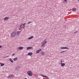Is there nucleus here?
<instances>
[{
	"instance_id": "nucleus-1",
	"label": "nucleus",
	"mask_w": 79,
	"mask_h": 79,
	"mask_svg": "<svg viewBox=\"0 0 79 79\" xmlns=\"http://www.w3.org/2000/svg\"><path fill=\"white\" fill-rule=\"evenodd\" d=\"M47 40H44V41L41 42V47H44V46H45V44H47Z\"/></svg>"
},
{
	"instance_id": "nucleus-2",
	"label": "nucleus",
	"mask_w": 79,
	"mask_h": 79,
	"mask_svg": "<svg viewBox=\"0 0 79 79\" xmlns=\"http://www.w3.org/2000/svg\"><path fill=\"white\" fill-rule=\"evenodd\" d=\"M26 25V23H24L23 24V23H21L20 24V27L22 29H23V28H24L25 27V25Z\"/></svg>"
},
{
	"instance_id": "nucleus-3",
	"label": "nucleus",
	"mask_w": 79,
	"mask_h": 79,
	"mask_svg": "<svg viewBox=\"0 0 79 79\" xmlns=\"http://www.w3.org/2000/svg\"><path fill=\"white\" fill-rule=\"evenodd\" d=\"M27 74L29 76H32L33 75L32 72L31 71H28L27 72Z\"/></svg>"
},
{
	"instance_id": "nucleus-4",
	"label": "nucleus",
	"mask_w": 79,
	"mask_h": 79,
	"mask_svg": "<svg viewBox=\"0 0 79 79\" xmlns=\"http://www.w3.org/2000/svg\"><path fill=\"white\" fill-rule=\"evenodd\" d=\"M16 34V32H14L10 35V37H14V36H15Z\"/></svg>"
},
{
	"instance_id": "nucleus-5",
	"label": "nucleus",
	"mask_w": 79,
	"mask_h": 79,
	"mask_svg": "<svg viewBox=\"0 0 79 79\" xmlns=\"http://www.w3.org/2000/svg\"><path fill=\"white\" fill-rule=\"evenodd\" d=\"M15 76L13 75H11L9 76L7 78H9V79H11L13 77H14Z\"/></svg>"
},
{
	"instance_id": "nucleus-6",
	"label": "nucleus",
	"mask_w": 79,
	"mask_h": 79,
	"mask_svg": "<svg viewBox=\"0 0 79 79\" xmlns=\"http://www.w3.org/2000/svg\"><path fill=\"white\" fill-rule=\"evenodd\" d=\"M40 76H42V77H45V78H46L47 79H49V78L47 76H45L42 74H40Z\"/></svg>"
},
{
	"instance_id": "nucleus-7",
	"label": "nucleus",
	"mask_w": 79,
	"mask_h": 79,
	"mask_svg": "<svg viewBox=\"0 0 79 79\" xmlns=\"http://www.w3.org/2000/svg\"><path fill=\"white\" fill-rule=\"evenodd\" d=\"M20 69H21V67L20 66H18L15 69L16 71H19Z\"/></svg>"
},
{
	"instance_id": "nucleus-8",
	"label": "nucleus",
	"mask_w": 79,
	"mask_h": 79,
	"mask_svg": "<svg viewBox=\"0 0 79 79\" xmlns=\"http://www.w3.org/2000/svg\"><path fill=\"white\" fill-rule=\"evenodd\" d=\"M60 49L61 50L63 49H69V48L66 47H61L60 48Z\"/></svg>"
},
{
	"instance_id": "nucleus-9",
	"label": "nucleus",
	"mask_w": 79,
	"mask_h": 79,
	"mask_svg": "<svg viewBox=\"0 0 79 79\" xmlns=\"http://www.w3.org/2000/svg\"><path fill=\"white\" fill-rule=\"evenodd\" d=\"M23 47H20L18 48V49H19V50H23Z\"/></svg>"
},
{
	"instance_id": "nucleus-10",
	"label": "nucleus",
	"mask_w": 79,
	"mask_h": 79,
	"mask_svg": "<svg viewBox=\"0 0 79 79\" xmlns=\"http://www.w3.org/2000/svg\"><path fill=\"white\" fill-rule=\"evenodd\" d=\"M21 33V31H19L17 32L16 34L17 35V36H19V34Z\"/></svg>"
},
{
	"instance_id": "nucleus-11",
	"label": "nucleus",
	"mask_w": 79,
	"mask_h": 79,
	"mask_svg": "<svg viewBox=\"0 0 79 79\" xmlns=\"http://www.w3.org/2000/svg\"><path fill=\"white\" fill-rule=\"evenodd\" d=\"M9 19V18L8 17H6L4 18V20L5 21H7Z\"/></svg>"
},
{
	"instance_id": "nucleus-12",
	"label": "nucleus",
	"mask_w": 79,
	"mask_h": 79,
	"mask_svg": "<svg viewBox=\"0 0 79 79\" xmlns=\"http://www.w3.org/2000/svg\"><path fill=\"white\" fill-rule=\"evenodd\" d=\"M42 50V49H40L39 50H37L36 51V54L39 53L40 51Z\"/></svg>"
},
{
	"instance_id": "nucleus-13",
	"label": "nucleus",
	"mask_w": 79,
	"mask_h": 79,
	"mask_svg": "<svg viewBox=\"0 0 79 79\" xmlns=\"http://www.w3.org/2000/svg\"><path fill=\"white\" fill-rule=\"evenodd\" d=\"M60 64H61V66L62 67H63V66H65V63H60Z\"/></svg>"
},
{
	"instance_id": "nucleus-14",
	"label": "nucleus",
	"mask_w": 79,
	"mask_h": 79,
	"mask_svg": "<svg viewBox=\"0 0 79 79\" xmlns=\"http://www.w3.org/2000/svg\"><path fill=\"white\" fill-rule=\"evenodd\" d=\"M32 55V52H30L28 53V55L29 56H31Z\"/></svg>"
},
{
	"instance_id": "nucleus-15",
	"label": "nucleus",
	"mask_w": 79,
	"mask_h": 79,
	"mask_svg": "<svg viewBox=\"0 0 79 79\" xmlns=\"http://www.w3.org/2000/svg\"><path fill=\"white\" fill-rule=\"evenodd\" d=\"M32 48V47H28L27 48V50H31Z\"/></svg>"
},
{
	"instance_id": "nucleus-16",
	"label": "nucleus",
	"mask_w": 79,
	"mask_h": 79,
	"mask_svg": "<svg viewBox=\"0 0 79 79\" xmlns=\"http://www.w3.org/2000/svg\"><path fill=\"white\" fill-rule=\"evenodd\" d=\"M34 38V36H31L30 37L28 38L27 39L28 40H30V39H33Z\"/></svg>"
},
{
	"instance_id": "nucleus-17",
	"label": "nucleus",
	"mask_w": 79,
	"mask_h": 79,
	"mask_svg": "<svg viewBox=\"0 0 79 79\" xmlns=\"http://www.w3.org/2000/svg\"><path fill=\"white\" fill-rule=\"evenodd\" d=\"M9 61H10L11 63H13V60L11 58L9 59Z\"/></svg>"
},
{
	"instance_id": "nucleus-18",
	"label": "nucleus",
	"mask_w": 79,
	"mask_h": 79,
	"mask_svg": "<svg viewBox=\"0 0 79 79\" xmlns=\"http://www.w3.org/2000/svg\"><path fill=\"white\" fill-rule=\"evenodd\" d=\"M72 10L73 11H76V8H72Z\"/></svg>"
},
{
	"instance_id": "nucleus-19",
	"label": "nucleus",
	"mask_w": 79,
	"mask_h": 79,
	"mask_svg": "<svg viewBox=\"0 0 79 79\" xmlns=\"http://www.w3.org/2000/svg\"><path fill=\"white\" fill-rule=\"evenodd\" d=\"M13 60H14V61H16V60H18V58L15 57V58L13 59Z\"/></svg>"
},
{
	"instance_id": "nucleus-20",
	"label": "nucleus",
	"mask_w": 79,
	"mask_h": 79,
	"mask_svg": "<svg viewBox=\"0 0 79 79\" xmlns=\"http://www.w3.org/2000/svg\"><path fill=\"white\" fill-rule=\"evenodd\" d=\"M0 64H1V66H3L5 65V64L2 63H0Z\"/></svg>"
},
{
	"instance_id": "nucleus-21",
	"label": "nucleus",
	"mask_w": 79,
	"mask_h": 79,
	"mask_svg": "<svg viewBox=\"0 0 79 79\" xmlns=\"http://www.w3.org/2000/svg\"><path fill=\"white\" fill-rule=\"evenodd\" d=\"M41 55H45V53H44V52H41Z\"/></svg>"
},
{
	"instance_id": "nucleus-22",
	"label": "nucleus",
	"mask_w": 79,
	"mask_h": 79,
	"mask_svg": "<svg viewBox=\"0 0 79 79\" xmlns=\"http://www.w3.org/2000/svg\"><path fill=\"white\" fill-rule=\"evenodd\" d=\"M64 51H61L60 52V53H64Z\"/></svg>"
},
{
	"instance_id": "nucleus-23",
	"label": "nucleus",
	"mask_w": 79,
	"mask_h": 79,
	"mask_svg": "<svg viewBox=\"0 0 79 79\" xmlns=\"http://www.w3.org/2000/svg\"><path fill=\"white\" fill-rule=\"evenodd\" d=\"M30 23H31V22H29L27 23V24H30Z\"/></svg>"
},
{
	"instance_id": "nucleus-24",
	"label": "nucleus",
	"mask_w": 79,
	"mask_h": 79,
	"mask_svg": "<svg viewBox=\"0 0 79 79\" xmlns=\"http://www.w3.org/2000/svg\"><path fill=\"white\" fill-rule=\"evenodd\" d=\"M15 55V54H13L12 55V56H14V55Z\"/></svg>"
},
{
	"instance_id": "nucleus-25",
	"label": "nucleus",
	"mask_w": 79,
	"mask_h": 79,
	"mask_svg": "<svg viewBox=\"0 0 79 79\" xmlns=\"http://www.w3.org/2000/svg\"><path fill=\"white\" fill-rule=\"evenodd\" d=\"M2 48V46L1 45H0V48Z\"/></svg>"
},
{
	"instance_id": "nucleus-26",
	"label": "nucleus",
	"mask_w": 79,
	"mask_h": 79,
	"mask_svg": "<svg viewBox=\"0 0 79 79\" xmlns=\"http://www.w3.org/2000/svg\"><path fill=\"white\" fill-rule=\"evenodd\" d=\"M67 0H64V2H67Z\"/></svg>"
},
{
	"instance_id": "nucleus-27",
	"label": "nucleus",
	"mask_w": 79,
	"mask_h": 79,
	"mask_svg": "<svg viewBox=\"0 0 79 79\" xmlns=\"http://www.w3.org/2000/svg\"><path fill=\"white\" fill-rule=\"evenodd\" d=\"M24 79H27V78H24Z\"/></svg>"
},
{
	"instance_id": "nucleus-28",
	"label": "nucleus",
	"mask_w": 79,
	"mask_h": 79,
	"mask_svg": "<svg viewBox=\"0 0 79 79\" xmlns=\"http://www.w3.org/2000/svg\"><path fill=\"white\" fill-rule=\"evenodd\" d=\"M60 61H61V63H62V60H60Z\"/></svg>"
},
{
	"instance_id": "nucleus-29",
	"label": "nucleus",
	"mask_w": 79,
	"mask_h": 79,
	"mask_svg": "<svg viewBox=\"0 0 79 79\" xmlns=\"http://www.w3.org/2000/svg\"><path fill=\"white\" fill-rule=\"evenodd\" d=\"M6 57H9V56H6Z\"/></svg>"
},
{
	"instance_id": "nucleus-30",
	"label": "nucleus",
	"mask_w": 79,
	"mask_h": 79,
	"mask_svg": "<svg viewBox=\"0 0 79 79\" xmlns=\"http://www.w3.org/2000/svg\"><path fill=\"white\" fill-rule=\"evenodd\" d=\"M78 2H79V0H78Z\"/></svg>"
},
{
	"instance_id": "nucleus-31",
	"label": "nucleus",
	"mask_w": 79,
	"mask_h": 79,
	"mask_svg": "<svg viewBox=\"0 0 79 79\" xmlns=\"http://www.w3.org/2000/svg\"><path fill=\"white\" fill-rule=\"evenodd\" d=\"M77 32H77H75V33H76Z\"/></svg>"
},
{
	"instance_id": "nucleus-32",
	"label": "nucleus",
	"mask_w": 79,
	"mask_h": 79,
	"mask_svg": "<svg viewBox=\"0 0 79 79\" xmlns=\"http://www.w3.org/2000/svg\"><path fill=\"white\" fill-rule=\"evenodd\" d=\"M1 66H0V68Z\"/></svg>"
}]
</instances>
